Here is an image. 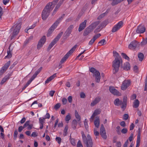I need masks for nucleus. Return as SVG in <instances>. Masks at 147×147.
<instances>
[{
    "instance_id": "44",
    "label": "nucleus",
    "mask_w": 147,
    "mask_h": 147,
    "mask_svg": "<svg viewBox=\"0 0 147 147\" xmlns=\"http://www.w3.org/2000/svg\"><path fill=\"white\" fill-rule=\"evenodd\" d=\"M84 125L86 129L87 130L88 128V121L86 119H85L84 121Z\"/></svg>"
},
{
    "instance_id": "30",
    "label": "nucleus",
    "mask_w": 147,
    "mask_h": 147,
    "mask_svg": "<svg viewBox=\"0 0 147 147\" xmlns=\"http://www.w3.org/2000/svg\"><path fill=\"white\" fill-rule=\"evenodd\" d=\"M33 38V36H30L29 38H27L24 42V46H26L28 44L30 41L32 40Z\"/></svg>"
},
{
    "instance_id": "39",
    "label": "nucleus",
    "mask_w": 147,
    "mask_h": 147,
    "mask_svg": "<svg viewBox=\"0 0 147 147\" xmlns=\"http://www.w3.org/2000/svg\"><path fill=\"white\" fill-rule=\"evenodd\" d=\"M40 40H41V44L42 45H43L46 41L45 36H43Z\"/></svg>"
},
{
    "instance_id": "48",
    "label": "nucleus",
    "mask_w": 147,
    "mask_h": 147,
    "mask_svg": "<svg viewBox=\"0 0 147 147\" xmlns=\"http://www.w3.org/2000/svg\"><path fill=\"white\" fill-rule=\"evenodd\" d=\"M119 102V100L118 98H117L114 100V103L115 105L118 106Z\"/></svg>"
},
{
    "instance_id": "54",
    "label": "nucleus",
    "mask_w": 147,
    "mask_h": 147,
    "mask_svg": "<svg viewBox=\"0 0 147 147\" xmlns=\"http://www.w3.org/2000/svg\"><path fill=\"white\" fill-rule=\"evenodd\" d=\"M127 97L126 96H124L123 98V102L124 103L127 104Z\"/></svg>"
},
{
    "instance_id": "25",
    "label": "nucleus",
    "mask_w": 147,
    "mask_h": 147,
    "mask_svg": "<svg viewBox=\"0 0 147 147\" xmlns=\"http://www.w3.org/2000/svg\"><path fill=\"white\" fill-rule=\"evenodd\" d=\"M11 46V45H10L8 48L9 50H7V55L5 57V59L6 58H10L12 57V53H11L10 50V47Z\"/></svg>"
},
{
    "instance_id": "32",
    "label": "nucleus",
    "mask_w": 147,
    "mask_h": 147,
    "mask_svg": "<svg viewBox=\"0 0 147 147\" xmlns=\"http://www.w3.org/2000/svg\"><path fill=\"white\" fill-rule=\"evenodd\" d=\"M10 64V61H9L7 62L5 65L2 67V68L4 69L5 70H6Z\"/></svg>"
},
{
    "instance_id": "19",
    "label": "nucleus",
    "mask_w": 147,
    "mask_h": 147,
    "mask_svg": "<svg viewBox=\"0 0 147 147\" xmlns=\"http://www.w3.org/2000/svg\"><path fill=\"white\" fill-rule=\"evenodd\" d=\"M58 1L59 0H53V2H49L47 4L53 9Z\"/></svg>"
},
{
    "instance_id": "59",
    "label": "nucleus",
    "mask_w": 147,
    "mask_h": 147,
    "mask_svg": "<svg viewBox=\"0 0 147 147\" xmlns=\"http://www.w3.org/2000/svg\"><path fill=\"white\" fill-rule=\"evenodd\" d=\"M129 117V115L127 114H125L123 116V119L124 120H127Z\"/></svg>"
},
{
    "instance_id": "1",
    "label": "nucleus",
    "mask_w": 147,
    "mask_h": 147,
    "mask_svg": "<svg viewBox=\"0 0 147 147\" xmlns=\"http://www.w3.org/2000/svg\"><path fill=\"white\" fill-rule=\"evenodd\" d=\"M113 56L116 57L112 62L113 74H115L119 71L120 64H121L123 61L121 57L118 53L115 51H113Z\"/></svg>"
},
{
    "instance_id": "33",
    "label": "nucleus",
    "mask_w": 147,
    "mask_h": 147,
    "mask_svg": "<svg viewBox=\"0 0 147 147\" xmlns=\"http://www.w3.org/2000/svg\"><path fill=\"white\" fill-rule=\"evenodd\" d=\"M68 128V125H66L63 130V135L64 136H65L67 135V130Z\"/></svg>"
},
{
    "instance_id": "50",
    "label": "nucleus",
    "mask_w": 147,
    "mask_h": 147,
    "mask_svg": "<svg viewBox=\"0 0 147 147\" xmlns=\"http://www.w3.org/2000/svg\"><path fill=\"white\" fill-rule=\"evenodd\" d=\"M127 105V104L124 103L121 106V108L122 109L123 111H124L126 109Z\"/></svg>"
},
{
    "instance_id": "9",
    "label": "nucleus",
    "mask_w": 147,
    "mask_h": 147,
    "mask_svg": "<svg viewBox=\"0 0 147 147\" xmlns=\"http://www.w3.org/2000/svg\"><path fill=\"white\" fill-rule=\"evenodd\" d=\"M65 15V14H63L61 16V17L58 19L51 26V28H52L53 27L55 29L59 24L61 22V21L64 18Z\"/></svg>"
},
{
    "instance_id": "21",
    "label": "nucleus",
    "mask_w": 147,
    "mask_h": 147,
    "mask_svg": "<svg viewBox=\"0 0 147 147\" xmlns=\"http://www.w3.org/2000/svg\"><path fill=\"white\" fill-rule=\"evenodd\" d=\"M45 118L40 117L39 119V123L40 124V129H42L43 128V124L45 123Z\"/></svg>"
},
{
    "instance_id": "15",
    "label": "nucleus",
    "mask_w": 147,
    "mask_h": 147,
    "mask_svg": "<svg viewBox=\"0 0 147 147\" xmlns=\"http://www.w3.org/2000/svg\"><path fill=\"white\" fill-rule=\"evenodd\" d=\"M22 24V23L21 22L18 23L15 26L13 32L16 33L18 34L21 28V25Z\"/></svg>"
},
{
    "instance_id": "24",
    "label": "nucleus",
    "mask_w": 147,
    "mask_h": 147,
    "mask_svg": "<svg viewBox=\"0 0 147 147\" xmlns=\"http://www.w3.org/2000/svg\"><path fill=\"white\" fill-rule=\"evenodd\" d=\"M96 119L94 120V123L95 127L97 128H98L99 127L100 124L99 118L98 117H96Z\"/></svg>"
},
{
    "instance_id": "27",
    "label": "nucleus",
    "mask_w": 147,
    "mask_h": 147,
    "mask_svg": "<svg viewBox=\"0 0 147 147\" xmlns=\"http://www.w3.org/2000/svg\"><path fill=\"white\" fill-rule=\"evenodd\" d=\"M139 61H142L144 59V54L141 53H139L138 54Z\"/></svg>"
},
{
    "instance_id": "51",
    "label": "nucleus",
    "mask_w": 147,
    "mask_h": 147,
    "mask_svg": "<svg viewBox=\"0 0 147 147\" xmlns=\"http://www.w3.org/2000/svg\"><path fill=\"white\" fill-rule=\"evenodd\" d=\"M56 140L58 142V144H60L61 142V139L59 137H57L56 138Z\"/></svg>"
},
{
    "instance_id": "26",
    "label": "nucleus",
    "mask_w": 147,
    "mask_h": 147,
    "mask_svg": "<svg viewBox=\"0 0 147 147\" xmlns=\"http://www.w3.org/2000/svg\"><path fill=\"white\" fill-rule=\"evenodd\" d=\"M71 127H72L74 129H75L76 128V127L77 125V121L75 119L73 120L71 123Z\"/></svg>"
},
{
    "instance_id": "37",
    "label": "nucleus",
    "mask_w": 147,
    "mask_h": 147,
    "mask_svg": "<svg viewBox=\"0 0 147 147\" xmlns=\"http://www.w3.org/2000/svg\"><path fill=\"white\" fill-rule=\"evenodd\" d=\"M103 28L101 26L100 24L99 26H98V27L95 30L94 32L95 33H96L98 32H99L102 28Z\"/></svg>"
},
{
    "instance_id": "2",
    "label": "nucleus",
    "mask_w": 147,
    "mask_h": 147,
    "mask_svg": "<svg viewBox=\"0 0 147 147\" xmlns=\"http://www.w3.org/2000/svg\"><path fill=\"white\" fill-rule=\"evenodd\" d=\"M84 143L85 144L86 147H92L93 143L90 136L89 134L87 136V137L83 131L81 132Z\"/></svg>"
},
{
    "instance_id": "45",
    "label": "nucleus",
    "mask_w": 147,
    "mask_h": 147,
    "mask_svg": "<svg viewBox=\"0 0 147 147\" xmlns=\"http://www.w3.org/2000/svg\"><path fill=\"white\" fill-rule=\"evenodd\" d=\"M61 107V105L60 103H58L56 104L54 107V109L56 110H57Z\"/></svg>"
},
{
    "instance_id": "14",
    "label": "nucleus",
    "mask_w": 147,
    "mask_h": 147,
    "mask_svg": "<svg viewBox=\"0 0 147 147\" xmlns=\"http://www.w3.org/2000/svg\"><path fill=\"white\" fill-rule=\"evenodd\" d=\"M137 43L136 40L131 42L129 45L128 48L131 50H134L136 47Z\"/></svg>"
},
{
    "instance_id": "29",
    "label": "nucleus",
    "mask_w": 147,
    "mask_h": 147,
    "mask_svg": "<svg viewBox=\"0 0 147 147\" xmlns=\"http://www.w3.org/2000/svg\"><path fill=\"white\" fill-rule=\"evenodd\" d=\"M140 102L138 99H136L133 102V107L135 108H138L139 106Z\"/></svg>"
},
{
    "instance_id": "40",
    "label": "nucleus",
    "mask_w": 147,
    "mask_h": 147,
    "mask_svg": "<svg viewBox=\"0 0 147 147\" xmlns=\"http://www.w3.org/2000/svg\"><path fill=\"white\" fill-rule=\"evenodd\" d=\"M69 140H70L71 144L74 146H75L76 144L75 142V140L74 139L71 138V135L70 136Z\"/></svg>"
},
{
    "instance_id": "23",
    "label": "nucleus",
    "mask_w": 147,
    "mask_h": 147,
    "mask_svg": "<svg viewBox=\"0 0 147 147\" xmlns=\"http://www.w3.org/2000/svg\"><path fill=\"white\" fill-rule=\"evenodd\" d=\"M109 1H113L111 4L112 6L115 5L123 1L124 0H109Z\"/></svg>"
},
{
    "instance_id": "38",
    "label": "nucleus",
    "mask_w": 147,
    "mask_h": 147,
    "mask_svg": "<svg viewBox=\"0 0 147 147\" xmlns=\"http://www.w3.org/2000/svg\"><path fill=\"white\" fill-rule=\"evenodd\" d=\"M106 42L105 39H103L100 40L98 43L99 45H103L104 44H106Z\"/></svg>"
},
{
    "instance_id": "18",
    "label": "nucleus",
    "mask_w": 147,
    "mask_h": 147,
    "mask_svg": "<svg viewBox=\"0 0 147 147\" xmlns=\"http://www.w3.org/2000/svg\"><path fill=\"white\" fill-rule=\"evenodd\" d=\"M100 23V22L99 21L94 22L92 24L88 27L92 30L96 28V26L98 25Z\"/></svg>"
},
{
    "instance_id": "3",
    "label": "nucleus",
    "mask_w": 147,
    "mask_h": 147,
    "mask_svg": "<svg viewBox=\"0 0 147 147\" xmlns=\"http://www.w3.org/2000/svg\"><path fill=\"white\" fill-rule=\"evenodd\" d=\"M53 9L47 4L44 8L42 13L41 17L43 20H46L50 15Z\"/></svg>"
},
{
    "instance_id": "62",
    "label": "nucleus",
    "mask_w": 147,
    "mask_h": 147,
    "mask_svg": "<svg viewBox=\"0 0 147 147\" xmlns=\"http://www.w3.org/2000/svg\"><path fill=\"white\" fill-rule=\"evenodd\" d=\"M36 23H35L33 24L32 26H30L28 27L27 28H28V29H33L34 28V27L36 26Z\"/></svg>"
},
{
    "instance_id": "58",
    "label": "nucleus",
    "mask_w": 147,
    "mask_h": 147,
    "mask_svg": "<svg viewBox=\"0 0 147 147\" xmlns=\"http://www.w3.org/2000/svg\"><path fill=\"white\" fill-rule=\"evenodd\" d=\"M42 69V67H41L39 68L36 72L35 74L36 75H38L39 73L41 71Z\"/></svg>"
},
{
    "instance_id": "57",
    "label": "nucleus",
    "mask_w": 147,
    "mask_h": 147,
    "mask_svg": "<svg viewBox=\"0 0 147 147\" xmlns=\"http://www.w3.org/2000/svg\"><path fill=\"white\" fill-rule=\"evenodd\" d=\"M96 82L99 83L100 82V76H96Z\"/></svg>"
},
{
    "instance_id": "10",
    "label": "nucleus",
    "mask_w": 147,
    "mask_h": 147,
    "mask_svg": "<svg viewBox=\"0 0 147 147\" xmlns=\"http://www.w3.org/2000/svg\"><path fill=\"white\" fill-rule=\"evenodd\" d=\"M100 134L104 139L106 140L107 138L105 129L104 125L102 124L100 128Z\"/></svg>"
},
{
    "instance_id": "7",
    "label": "nucleus",
    "mask_w": 147,
    "mask_h": 147,
    "mask_svg": "<svg viewBox=\"0 0 147 147\" xmlns=\"http://www.w3.org/2000/svg\"><path fill=\"white\" fill-rule=\"evenodd\" d=\"M131 83L129 80H125L122 82V85L121 87V89L122 90H125L129 87Z\"/></svg>"
},
{
    "instance_id": "34",
    "label": "nucleus",
    "mask_w": 147,
    "mask_h": 147,
    "mask_svg": "<svg viewBox=\"0 0 147 147\" xmlns=\"http://www.w3.org/2000/svg\"><path fill=\"white\" fill-rule=\"evenodd\" d=\"M143 41L141 42V45L142 46H144L147 43V38H143Z\"/></svg>"
},
{
    "instance_id": "22",
    "label": "nucleus",
    "mask_w": 147,
    "mask_h": 147,
    "mask_svg": "<svg viewBox=\"0 0 147 147\" xmlns=\"http://www.w3.org/2000/svg\"><path fill=\"white\" fill-rule=\"evenodd\" d=\"M92 30L88 27L86 28L84 33L83 35L84 36L88 35L91 31Z\"/></svg>"
},
{
    "instance_id": "64",
    "label": "nucleus",
    "mask_w": 147,
    "mask_h": 147,
    "mask_svg": "<svg viewBox=\"0 0 147 147\" xmlns=\"http://www.w3.org/2000/svg\"><path fill=\"white\" fill-rule=\"evenodd\" d=\"M80 97L82 98H85L86 96L85 93L84 92H81L80 94Z\"/></svg>"
},
{
    "instance_id": "56",
    "label": "nucleus",
    "mask_w": 147,
    "mask_h": 147,
    "mask_svg": "<svg viewBox=\"0 0 147 147\" xmlns=\"http://www.w3.org/2000/svg\"><path fill=\"white\" fill-rule=\"evenodd\" d=\"M116 128L117 129V130H116L117 133L118 135H120L121 134V133L120 131V127L118 126Z\"/></svg>"
},
{
    "instance_id": "20",
    "label": "nucleus",
    "mask_w": 147,
    "mask_h": 147,
    "mask_svg": "<svg viewBox=\"0 0 147 147\" xmlns=\"http://www.w3.org/2000/svg\"><path fill=\"white\" fill-rule=\"evenodd\" d=\"M11 76V74H8L5 76L1 80L0 84L1 85L3 84L7 80L9 79L10 77Z\"/></svg>"
},
{
    "instance_id": "41",
    "label": "nucleus",
    "mask_w": 147,
    "mask_h": 147,
    "mask_svg": "<svg viewBox=\"0 0 147 147\" xmlns=\"http://www.w3.org/2000/svg\"><path fill=\"white\" fill-rule=\"evenodd\" d=\"M121 55L122 56V57L125 59L129 60V57L127 55L123 53H121Z\"/></svg>"
},
{
    "instance_id": "31",
    "label": "nucleus",
    "mask_w": 147,
    "mask_h": 147,
    "mask_svg": "<svg viewBox=\"0 0 147 147\" xmlns=\"http://www.w3.org/2000/svg\"><path fill=\"white\" fill-rule=\"evenodd\" d=\"M55 29H54L53 27L52 28H51V26L49 28V29L48 30V32L47 34V36L49 37V36L51 34H52L53 31Z\"/></svg>"
},
{
    "instance_id": "4",
    "label": "nucleus",
    "mask_w": 147,
    "mask_h": 147,
    "mask_svg": "<svg viewBox=\"0 0 147 147\" xmlns=\"http://www.w3.org/2000/svg\"><path fill=\"white\" fill-rule=\"evenodd\" d=\"M78 46L77 45H74L67 53L65 54L63 57L62 58L60 63L59 66L61 67V64L63 63L66 59L69 57L70 55L72 54L74 51L75 50L76 48Z\"/></svg>"
},
{
    "instance_id": "13",
    "label": "nucleus",
    "mask_w": 147,
    "mask_h": 147,
    "mask_svg": "<svg viewBox=\"0 0 147 147\" xmlns=\"http://www.w3.org/2000/svg\"><path fill=\"white\" fill-rule=\"evenodd\" d=\"M87 20H85L84 21L82 22L80 24L78 30L80 32L84 30L86 26Z\"/></svg>"
},
{
    "instance_id": "47",
    "label": "nucleus",
    "mask_w": 147,
    "mask_h": 147,
    "mask_svg": "<svg viewBox=\"0 0 147 147\" xmlns=\"http://www.w3.org/2000/svg\"><path fill=\"white\" fill-rule=\"evenodd\" d=\"M96 39H95V37H93V38L91 39L89 42V45H92Z\"/></svg>"
},
{
    "instance_id": "43",
    "label": "nucleus",
    "mask_w": 147,
    "mask_h": 147,
    "mask_svg": "<svg viewBox=\"0 0 147 147\" xmlns=\"http://www.w3.org/2000/svg\"><path fill=\"white\" fill-rule=\"evenodd\" d=\"M17 34L14 32H13L11 34V37L10 40H12L17 35Z\"/></svg>"
},
{
    "instance_id": "49",
    "label": "nucleus",
    "mask_w": 147,
    "mask_h": 147,
    "mask_svg": "<svg viewBox=\"0 0 147 147\" xmlns=\"http://www.w3.org/2000/svg\"><path fill=\"white\" fill-rule=\"evenodd\" d=\"M106 14V13H103L100 15L98 18L97 19L98 20H100L103 18Z\"/></svg>"
},
{
    "instance_id": "28",
    "label": "nucleus",
    "mask_w": 147,
    "mask_h": 147,
    "mask_svg": "<svg viewBox=\"0 0 147 147\" xmlns=\"http://www.w3.org/2000/svg\"><path fill=\"white\" fill-rule=\"evenodd\" d=\"M56 74H53V75L50 76L49 78H48L47 80L45 81V83H48L49 82L51 81L56 76Z\"/></svg>"
},
{
    "instance_id": "63",
    "label": "nucleus",
    "mask_w": 147,
    "mask_h": 147,
    "mask_svg": "<svg viewBox=\"0 0 147 147\" xmlns=\"http://www.w3.org/2000/svg\"><path fill=\"white\" fill-rule=\"evenodd\" d=\"M133 137L134 135L133 134L131 133V134L130 136L128 138V140L130 142H131L132 140Z\"/></svg>"
},
{
    "instance_id": "8",
    "label": "nucleus",
    "mask_w": 147,
    "mask_h": 147,
    "mask_svg": "<svg viewBox=\"0 0 147 147\" xmlns=\"http://www.w3.org/2000/svg\"><path fill=\"white\" fill-rule=\"evenodd\" d=\"M123 23V22L121 21L119 22L113 28L111 31L112 32H114L118 30L120 28L122 27Z\"/></svg>"
},
{
    "instance_id": "42",
    "label": "nucleus",
    "mask_w": 147,
    "mask_h": 147,
    "mask_svg": "<svg viewBox=\"0 0 147 147\" xmlns=\"http://www.w3.org/2000/svg\"><path fill=\"white\" fill-rule=\"evenodd\" d=\"M42 40H40L38 42V44L37 45V49H39L41 48L42 46V45L41 44V41Z\"/></svg>"
},
{
    "instance_id": "36",
    "label": "nucleus",
    "mask_w": 147,
    "mask_h": 147,
    "mask_svg": "<svg viewBox=\"0 0 147 147\" xmlns=\"http://www.w3.org/2000/svg\"><path fill=\"white\" fill-rule=\"evenodd\" d=\"M108 23V22L107 20H105L102 22L100 24L103 28L105 27Z\"/></svg>"
},
{
    "instance_id": "17",
    "label": "nucleus",
    "mask_w": 147,
    "mask_h": 147,
    "mask_svg": "<svg viewBox=\"0 0 147 147\" xmlns=\"http://www.w3.org/2000/svg\"><path fill=\"white\" fill-rule=\"evenodd\" d=\"M100 99L101 98L99 97H96L91 102L90 106L92 107L94 106L100 101Z\"/></svg>"
},
{
    "instance_id": "53",
    "label": "nucleus",
    "mask_w": 147,
    "mask_h": 147,
    "mask_svg": "<svg viewBox=\"0 0 147 147\" xmlns=\"http://www.w3.org/2000/svg\"><path fill=\"white\" fill-rule=\"evenodd\" d=\"M134 71L136 72L137 73L138 71V67L137 66L135 65L134 67Z\"/></svg>"
},
{
    "instance_id": "5",
    "label": "nucleus",
    "mask_w": 147,
    "mask_h": 147,
    "mask_svg": "<svg viewBox=\"0 0 147 147\" xmlns=\"http://www.w3.org/2000/svg\"><path fill=\"white\" fill-rule=\"evenodd\" d=\"M63 32H61L52 41L48 47L47 48L48 51H49L53 46L57 42L63 34Z\"/></svg>"
},
{
    "instance_id": "60",
    "label": "nucleus",
    "mask_w": 147,
    "mask_h": 147,
    "mask_svg": "<svg viewBox=\"0 0 147 147\" xmlns=\"http://www.w3.org/2000/svg\"><path fill=\"white\" fill-rule=\"evenodd\" d=\"M120 125L123 127H125L126 126L125 123L124 121H122L120 122Z\"/></svg>"
},
{
    "instance_id": "46",
    "label": "nucleus",
    "mask_w": 147,
    "mask_h": 147,
    "mask_svg": "<svg viewBox=\"0 0 147 147\" xmlns=\"http://www.w3.org/2000/svg\"><path fill=\"white\" fill-rule=\"evenodd\" d=\"M71 119V117L69 114L67 115L65 118V120L66 121H68Z\"/></svg>"
},
{
    "instance_id": "52",
    "label": "nucleus",
    "mask_w": 147,
    "mask_h": 147,
    "mask_svg": "<svg viewBox=\"0 0 147 147\" xmlns=\"http://www.w3.org/2000/svg\"><path fill=\"white\" fill-rule=\"evenodd\" d=\"M127 132V130L126 128H123L121 130V132L123 134H126Z\"/></svg>"
},
{
    "instance_id": "6",
    "label": "nucleus",
    "mask_w": 147,
    "mask_h": 147,
    "mask_svg": "<svg viewBox=\"0 0 147 147\" xmlns=\"http://www.w3.org/2000/svg\"><path fill=\"white\" fill-rule=\"evenodd\" d=\"M74 27V26L73 25H70L68 27L63 35V37L64 39H66L69 36Z\"/></svg>"
},
{
    "instance_id": "55",
    "label": "nucleus",
    "mask_w": 147,
    "mask_h": 147,
    "mask_svg": "<svg viewBox=\"0 0 147 147\" xmlns=\"http://www.w3.org/2000/svg\"><path fill=\"white\" fill-rule=\"evenodd\" d=\"M62 102L63 104V105H65L66 104L67 102V100L66 98H62Z\"/></svg>"
},
{
    "instance_id": "16",
    "label": "nucleus",
    "mask_w": 147,
    "mask_h": 147,
    "mask_svg": "<svg viewBox=\"0 0 147 147\" xmlns=\"http://www.w3.org/2000/svg\"><path fill=\"white\" fill-rule=\"evenodd\" d=\"M124 70H128L130 69V65L128 62H126L123 65L121 66Z\"/></svg>"
},
{
    "instance_id": "61",
    "label": "nucleus",
    "mask_w": 147,
    "mask_h": 147,
    "mask_svg": "<svg viewBox=\"0 0 147 147\" xmlns=\"http://www.w3.org/2000/svg\"><path fill=\"white\" fill-rule=\"evenodd\" d=\"M97 70L94 67H91L90 69V71L93 73H94Z\"/></svg>"
},
{
    "instance_id": "11",
    "label": "nucleus",
    "mask_w": 147,
    "mask_h": 147,
    "mask_svg": "<svg viewBox=\"0 0 147 147\" xmlns=\"http://www.w3.org/2000/svg\"><path fill=\"white\" fill-rule=\"evenodd\" d=\"M109 90L110 92L114 95L120 96L121 95L120 93L113 86L109 87Z\"/></svg>"
},
{
    "instance_id": "12",
    "label": "nucleus",
    "mask_w": 147,
    "mask_h": 147,
    "mask_svg": "<svg viewBox=\"0 0 147 147\" xmlns=\"http://www.w3.org/2000/svg\"><path fill=\"white\" fill-rule=\"evenodd\" d=\"M146 30V28L143 25H140L138 26L136 30L137 33L142 34L144 33Z\"/></svg>"
},
{
    "instance_id": "35",
    "label": "nucleus",
    "mask_w": 147,
    "mask_h": 147,
    "mask_svg": "<svg viewBox=\"0 0 147 147\" xmlns=\"http://www.w3.org/2000/svg\"><path fill=\"white\" fill-rule=\"evenodd\" d=\"M101 112V111L99 109H96L94 113H93L94 115L96 116L97 115H99L100 114Z\"/></svg>"
}]
</instances>
